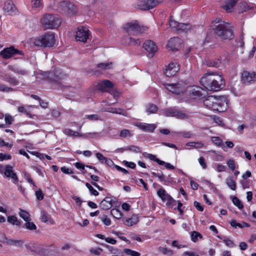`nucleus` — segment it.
<instances>
[{"label":"nucleus","instance_id":"obj_60","mask_svg":"<svg viewBox=\"0 0 256 256\" xmlns=\"http://www.w3.org/2000/svg\"><path fill=\"white\" fill-rule=\"evenodd\" d=\"M16 74L18 75L24 76L27 74H28V72L27 70L24 69H22L18 67Z\"/></svg>","mask_w":256,"mask_h":256},{"label":"nucleus","instance_id":"obj_29","mask_svg":"<svg viewBox=\"0 0 256 256\" xmlns=\"http://www.w3.org/2000/svg\"><path fill=\"white\" fill-rule=\"evenodd\" d=\"M76 12V8L74 5L70 2L66 6L64 12L70 15L74 14Z\"/></svg>","mask_w":256,"mask_h":256},{"label":"nucleus","instance_id":"obj_62","mask_svg":"<svg viewBox=\"0 0 256 256\" xmlns=\"http://www.w3.org/2000/svg\"><path fill=\"white\" fill-rule=\"evenodd\" d=\"M5 122L6 124H10L14 121V118L9 114H6L4 117Z\"/></svg>","mask_w":256,"mask_h":256},{"label":"nucleus","instance_id":"obj_51","mask_svg":"<svg viewBox=\"0 0 256 256\" xmlns=\"http://www.w3.org/2000/svg\"><path fill=\"white\" fill-rule=\"evenodd\" d=\"M158 196L163 200L166 198V196L168 194L166 193V190L163 188H160L157 192Z\"/></svg>","mask_w":256,"mask_h":256},{"label":"nucleus","instance_id":"obj_30","mask_svg":"<svg viewBox=\"0 0 256 256\" xmlns=\"http://www.w3.org/2000/svg\"><path fill=\"white\" fill-rule=\"evenodd\" d=\"M152 174L158 177L160 181L162 182L164 184H167V182H170L168 178H166L162 172L156 173L155 172H152Z\"/></svg>","mask_w":256,"mask_h":256},{"label":"nucleus","instance_id":"obj_23","mask_svg":"<svg viewBox=\"0 0 256 256\" xmlns=\"http://www.w3.org/2000/svg\"><path fill=\"white\" fill-rule=\"evenodd\" d=\"M4 242L8 245L14 246L18 247L22 246L24 244L23 241L22 240L10 239L6 236H4Z\"/></svg>","mask_w":256,"mask_h":256},{"label":"nucleus","instance_id":"obj_10","mask_svg":"<svg viewBox=\"0 0 256 256\" xmlns=\"http://www.w3.org/2000/svg\"><path fill=\"white\" fill-rule=\"evenodd\" d=\"M228 59L226 54L220 56L218 59L214 60H208L206 61V65L208 66H212L214 68H223L228 63Z\"/></svg>","mask_w":256,"mask_h":256},{"label":"nucleus","instance_id":"obj_7","mask_svg":"<svg viewBox=\"0 0 256 256\" xmlns=\"http://www.w3.org/2000/svg\"><path fill=\"white\" fill-rule=\"evenodd\" d=\"M204 104L208 108L214 111L224 112L226 109L224 104L216 100L213 96H209L204 101Z\"/></svg>","mask_w":256,"mask_h":256},{"label":"nucleus","instance_id":"obj_13","mask_svg":"<svg viewBox=\"0 0 256 256\" xmlns=\"http://www.w3.org/2000/svg\"><path fill=\"white\" fill-rule=\"evenodd\" d=\"M164 114L166 116H176L181 119H186L188 118V114L176 108H170L166 110L164 112Z\"/></svg>","mask_w":256,"mask_h":256},{"label":"nucleus","instance_id":"obj_31","mask_svg":"<svg viewBox=\"0 0 256 256\" xmlns=\"http://www.w3.org/2000/svg\"><path fill=\"white\" fill-rule=\"evenodd\" d=\"M226 184L232 190H236V183L232 176H229L226 179Z\"/></svg>","mask_w":256,"mask_h":256},{"label":"nucleus","instance_id":"obj_41","mask_svg":"<svg viewBox=\"0 0 256 256\" xmlns=\"http://www.w3.org/2000/svg\"><path fill=\"white\" fill-rule=\"evenodd\" d=\"M232 202L240 210L243 208L244 206L241 201L236 196L232 197Z\"/></svg>","mask_w":256,"mask_h":256},{"label":"nucleus","instance_id":"obj_26","mask_svg":"<svg viewBox=\"0 0 256 256\" xmlns=\"http://www.w3.org/2000/svg\"><path fill=\"white\" fill-rule=\"evenodd\" d=\"M41 221L44 222H49L51 224L54 223V220L51 218L50 216L45 211L42 210L40 212Z\"/></svg>","mask_w":256,"mask_h":256},{"label":"nucleus","instance_id":"obj_63","mask_svg":"<svg viewBox=\"0 0 256 256\" xmlns=\"http://www.w3.org/2000/svg\"><path fill=\"white\" fill-rule=\"evenodd\" d=\"M96 158L100 162L102 163H104V161L106 160V158L100 152H97L96 154Z\"/></svg>","mask_w":256,"mask_h":256},{"label":"nucleus","instance_id":"obj_43","mask_svg":"<svg viewBox=\"0 0 256 256\" xmlns=\"http://www.w3.org/2000/svg\"><path fill=\"white\" fill-rule=\"evenodd\" d=\"M190 236L191 240L194 242L198 240V238H202V235L200 233L196 231H194L191 233Z\"/></svg>","mask_w":256,"mask_h":256},{"label":"nucleus","instance_id":"obj_44","mask_svg":"<svg viewBox=\"0 0 256 256\" xmlns=\"http://www.w3.org/2000/svg\"><path fill=\"white\" fill-rule=\"evenodd\" d=\"M124 252L127 255L130 256H140V254L136 251L133 250L128 248H125L124 250Z\"/></svg>","mask_w":256,"mask_h":256},{"label":"nucleus","instance_id":"obj_48","mask_svg":"<svg viewBox=\"0 0 256 256\" xmlns=\"http://www.w3.org/2000/svg\"><path fill=\"white\" fill-rule=\"evenodd\" d=\"M180 23L172 18V16L170 17L169 20V25L170 27L172 28H174L176 30H178Z\"/></svg>","mask_w":256,"mask_h":256},{"label":"nucleus","instance_id":"obj_22","mask_svg":"<svg viewBox=\"0 0 256 256\" xmlns=\"http://www.w3.org/2000/svg\"><path fill=\"white\" fill-rule=\"evenodd\" d=\"M4 10L8 14H12L16 10V7L11 0L6 1L4 4Z\"/></svg>","mask_w":256,"mask_h":256},{"label":"nucleus","instance_id":"obj_24","mask_svg":"<svg viewBox=\"0 0 256 256\" xmlns=\"http://www.w3.org/2000/svg\"><path fill=\"white\" fill-rule=\"evenodd\" d=\"M123 223L124 225L130 226L136 224L138 222V218L136 214H134L130 218L123 219Z\"/></svg>","mask_w":256,"mask_h":256},{"label":"nucleus","instance_id":"obj_39","mask_svg":"<svg viewBox=\"0 0 256 256\" xmlns=\"http://www.w3.org/2000/svg\"><path fill=\"white\" fill-rule=\"evenodd\" d=\"M24 176V179L30 184H32L34 186H36L34 182H33L32 179L31 178L30 174L26 171L23 172Z\"/></svg>","mask_w":256,"mask_h":256},{"label":"nucleus","instance_id":"obj_47","mask_svg":"<svg viewBox=\"0 0 256 256\" xmlns=\"http://www.w3.org/2000/svg\"><path fill=\"white\" fill-rule=\"evenodd\" d=\"M64 133L70 136H80L82 134H80L78 132H74L71 129L66 128L64 130Z\"/></svg>","mask_w":256,"mask_h":256},{"label":"nucleus","instance_id":"obj_28","mask_svg":"<svg viewBox=\"0 0 256 256\" xmlns=\"http://www.w3.org/2000/svg\"><path fill=\"white\" fill-rule=\"evenodd\" d=\"M96 67L101 69L102 70H107L112 69L114 67L112 62H101L96 64Z\"/></svg>","mask_w":256,"mask_h":256},{"label":"nucleus","instance_id":"obj_19","mask_svg":"<svg viewBox=\"0 0 256 256\" xmlns=\"http://www.w3.org/2000/svg\"><path fill=\"white\" fill-rule=\"evenodd\" d=\"M204 90L199 86H192L190 90V95L193 98H200L204 96Z\"/></svg>","mask_w":256,"mask_h":256},{"label":"nucleus","instance_id":"obj_40","mask_svg":"<svg viewBox=\"0 0 256 256\" xmlns=\"http://www.w3.org/2000/svg\"><path fill=\"white\" fill-rule=\"evenodd\" d=\"M110 214L115 218L117 219L120 218L122 216V214L120 211L116 208H113L110 210Z\"/></svg>","mask_w":256,"mask_h":256},{"label":"nucleus","instance_id":"obj_37","mask_svg":"<svg viewBox=\"0 0 256 256\" xmlns=\"http://www.w3.org/2000/svg\"><path fill=\"white\" fill-rule=\"evenodd\" d=\"M162 201L166 202V204L170 206H174L176 203V200L169 194L166 196V198Z\"/></svg>","mask_w":256,"mask_h":256},{"label":"nucleus","instance_id":"obj_35","mask_svg":"<svg viewBox=\"0 0 256 256\" xmlns=\"http://www.w3.org/2000/svg\"><path fill=\"white\" fill-rule=\"evenodd\" d=\"M19 215L26 222L30 220V214L24 210H20Z\"/></svg>","mask_w":256,"mask_h":256},{"label":"nucleus","instance_id":"obj_9","mask_svg":"<svg viewBox=\"0 0 256 256\" xmlns=\"http://www.w3.org/2000/svg\"><path fill=\"white\" fill-rule=\"evenodd\" d=\"M90 32L88 27L80 26L78 28L76 32L75 38L77 41L86 42L89 38Z\"/></svg>","mask_w":256,"mask_h":256},{"label":"nucleus","instance_id":"obj_32","mask_svg":"<svg viewBox=\"0 0 256 256\" xmlns=\"http://www.w3.org/2000/svg\"><path fill=\"white\" fill-rule=\"evenodd\" d=\"M158 110V107L156 105L152 104H148L146 106V111L148 114H154Z\"/></svg>","mask_w":256,"mask_h":256},{"label":"nucleus","instance_id":"obj_2","mask_svg":"<svg viewBox=\"0 0 256 256\" xmlns=\"http://www.w3.org/2000/svg\"><path fill=\"white\" fill-rule=\"evenodd\" d=\"M214 33L222 40H232L234 36L233 28L228 23L216 18L210 25Z\"/></svg>","mask_w":256,"mask_h":256},{"label":"nucleus","instance_id":"obj_33","mask_svg":"<svg viewBox=\"0 0 256 256\" xmlns=\"http://www.w3.org/2000/svg\"><path fill=\"white\" fill-rule=\"evenodd\" d=\"M8 222L13 225L20 226V222L18 220V218L14 216H8L7 218Z\"/></svg>","mask_w":256,"mask_h":256},{"label":"nucleus","instance_id":"obj_5","mask_svg":"<svg viewBox=\"0 0 256 256\" xmlns=\"http://www.w3.org/2000/svg\"><path fill=\"white\" fill-rule=\"evenodd\" d=\"M124 29L130 36H136L144 32L147 28L140 26L137 20H134L126 24Z\"/></svg>","mask_w":256,"mask_h":256},{"label":"nucleus","instance_id":"obj_59","mask_svg":"<svg viewBox=\"0 0 256 256\" xmlns=\"http://www.w3.org/2000/svg\"><path fill=\"white\" fill-rule=\"evenodd\" d=\"M223 242L228 247L232 248L234 246L233 242L229 238H224L223 239Z\"/></svg>","mask_w":256,"mask_h":256},{"label":"nucleus","instance_id":"obj_27","mask_svg":"<svg viewBox=\"0 0 256 256\" xmlns=\"http://www.w3.org/2000/svg\"><path fill=\"white\" fill-rule=\"evenodd\" d=\"M105 111L113 114H119L124 116L126 115V112L124 110L120 108H106Z\"/></svg>","mask_w":256,"mask_h":256},{"label":"nucleus","instance_id":"obj_53","mask_svg":"<svg viewBox=\"0 0 256 256\" xmlns=\"http://www.w3.org/2000/svg\"><path fill=\"white\" fill-rule=\"evenodd\" d=\"M212 142L217 146H220L222 144V140L218 136H212L211 138Z\"/></svg>","mask_w":256,"mask_h":256},{"label":"nucleus","instance_id":"obj_64","mask_svg":"<svg viewBox=\"0 0 256 256\" xmlns=\"http://www.w3.org/2000/svg\"><path fill=\"white\" fill-rule=\"evenodd\" d=\"M36 195L37 199L39 200H41L44 198V194L41 190L36 191Z\"/></svg>","mask_w":256,"mask_h":256},{"label":"nucleus","instance_id":"obj_1","mask_svg":"<svg viewBox=\"0 0 256 256\" xmlns=\"http://www.w3.org/2000/svg\"><path fill=\"white\" fill-rule=\"evenodd\" d=\"M200 82L202 86L210 91H218L225 86V81L222 75L209 72L201 78Z\"/></svg>","mask_w":256,"mask_h":256},{"label":"nucleus","instance_id":"obj_36","mask_svg":"<svg viewBox=\"0 0 256 256\" xmlns=\"http://www.w3.org/2000/svg\"><path fill=\"white\" fill-rule=\"evenodd\" d=\"M251 8L248 5L246 2H242L239 4V12L240 13H243L250 10Z\"/></svg>","mask_w":256,"mask_h":256},{"label":"nucleus","instance_id":"obj_49","mask_svg":"<svg viewBox=\"0 0 256 256\" xmlns=\"http://www.w3.org/2000/svg\"><path fill=\"white\" fill-rule=\"evenodd\" d=\"M26 222L24 226L27 229L31 230L36 229V226L34 222H30V220Z\"/></svg>","mask_w":256,"mask_h":256},{"label":"nucleus","instance_id":"obj_25","mask_svg":"<svg viewBox=\"0 0 256 256\" xmlns=\"http://www.w3.org/2000/svg\"><path fill=\"white\" fill-rule=\"evenodd\" d=\"M238 0H226L223 8L228 12H232L233 8Z\"/></svg>","mask_w":256,"mask_h":256},{"label":"nucleus","instance_id":"obj_56","mask_svg":"<svg viewBox=\"0 0 256 256\" xmlns=\"http://www.w3.org/2000/svg\"><path fill=\"white\" fill-rule=\"evenodd\" d=\"M160 252H161L164 254H167L169 256H171L172 254V250H168L166 248L163 247H159L158 248Z\"/></svg>","mask_w":256,"mask_h":256},{"label":"nucleus","instance_id":"obj_45","mask_svg":"<svg viewBox=\"0 0 256 256\" xmlns=\"http://www.w3.org/2000/svg\"><path fill=\"white\" fill-rule=\"evenodd\" d=\"M5 80L12 86H16L18 84V80L15 78H12L8 76H6Z\"/></svg>","mask_w":256,"mask_h":256},{"label":"nucleus","instance_id":"obj_58","mask_svg":"<svg viewBox=\"0 0 256 256\" xmlns=\"http://www.w3.org/2000/svg\"><path fill=\"white\" fill-rule=\"evenodd\" d=\"M84 118H87L91 121L96 120H98V116L95 114L85 115Z\"/></svg>","mask_w":256,"mask_h":256},{"label":"nucleus","instance_id":"obj_20","mask_svg":"<svg viewBox=\"0 0 256 256\" xmlns=\"http://www.w3.org/2000/svg\"><path fill=\"white\" fill-rule=\"evenodd\" d=\"M135 126L144 132H152L156 128V125L155 124H148L144 122L136 123Z\"/></svg>","mask_w":256,"mask_h":256},{"label":"nucleus","instance_id":"obj_12","mask_svg":"<svg viewBox=\"0 0 256 256\" xmlns=\"http://www.w3.org/2000/svg\"><path fill=\"white\" fill-rule=\"evenodd\" d=\"M256 80V73L254 72L244 70L241 74V81L245 84H254Z\"/></svg>","mask_w":256,"mask_h":256},{"label":"nucleus","instance_id":"obj_6","mask_svg":"<svg viewBox=\"0 0 256 256\" xmlns=\"http://www.w3.org/2000/svg\"><path fill=\"white\" fill-rule=\"evenodd\" d=\"M55 44V36L53 32H48L44 35L40 36L34 41L36 46L51 47Z\"/></svg>","mask_w":256,"mask_h":256},{"label":"nucleus","instance_id":"obj_16","mask_svg":"<svg viewBox=\"0 0 256 256\" xmlns=\"http://www.w3.org/2000/svg\"><path fill=\"white\" fill-rule=\"evenodd\" d=\"M178 70L179 67L178 63L174 61L170 62L166 67L164 73L166 76L170 77L174 76Z\"/></svg>","mask_w":256,"mask_h":256},{"label":"nucleus","instance_id":"obj_21","mask_svg":"<svg viewBox=\"0 0 256 256\" xmlns=\"http://www.w3.org/2000/svg\"><path fill=\"white\" fill-rule=\"evenodd\" d=\"M112 206V198L108 196L106 197L100 204V208L104 210L110 209Z\"/></svg>","mask_w":256,"mask_h":256},{"label":"nucleus","instance_id":"obj_42","mask_svg":"<svg viewBox=\"0 0 256 256\" xmlns=\"http://www.w3.org/2000/svg\"><path fill=\"white\" fill-rule=\"evenodd\" d=\"M186 145L196 148H202L204 144L201 142H188Z\"/></svg>","mask_w":256,"mask_h":256},{"label":"nucleus","instance_id":"obj_52","mask_svg":"<svg viewBox=\"0 0 256 256\" xmlns=\"http://www.w3.org/2000/svg\"><path fill=\"white\" fill-rule=\"evenodd\" d=\"M100 219L106 226H108L111 224V220L108 218L106 216L102 215L100 216Z\"/></svg>","mask_w":256,"mask_h":256},{"label":"nucleus","instance_id":"obj_17","mask_svg":"<svg viewBox=\"0 0 256 256\" xmlns=\"http://www.w3.org/2000/svg\"><path fill=\"white\" fill-rule=\"evenodd\" d=\"M182 40L177 37H174L170 38L167 44V48L170 50L174 51L178 50L180 46Z\"/></svg>","mask_w":256,"mask_h":256},{"label":"nucleus","instance_id":"obj_50","mask_svg":"<svg viewBox=\"0 0 256 256\" xmlns=\"http://www.w3.org/2000/svg\"><path fill=\"white\" fill-rule=\"evenodd\" d=\"M190 28L189 24L180 23L178 30L186 31Z\"/></svg>","mask_w":256,"mask_h":256},{"label":"nucleus","instance_id":"obj_57","mask_svg":"<svg viewBox=\"0 0 256 256\" xmlns=\"http://www.w3.org/2000/svg\"><path fill=\"white\" fill-rule=\"evenodd\" d=\"M14 89L12 88H9L4 84H0V91L3 92H10L13 91Z\"/></svg>","mask_w":256,"mask_h":256},{"label":"nucleus","instance_id":"obj_34","mask_svg":"<svg viewBox=\"0 0 256 256\" xmlns=\"http://www.w3.org/2000/svg\"><path fill=\"white\" fill-rule=\"evenodd\" d=\"M31 3L33 10H38L42 6L41 0H31Z\"/></svg>","mask_w":256,"mask_h":256},{"label":"nucleus","instance_id":"obj_55","mask_svg":"<svg viewBox=\"0 0 256 256\" xmlns=\"http://www.w3.org/2000/svg\"><path fill=\"white\" fill-rule=\"evenodd\" d=\"M126 150H130L136 153L140 152V149L138 146H130L126 148Z\"/></svg>","mask_w":256,"mask_h":256},{"label":"nucleus","instance_id":"obj_4","mask_svg":"<svg viewBox=\"0 0 256 256\" xmlns=\"http://www.w3.org/2000/svg\"><path fill=\"white\" fill-rule=\"evenodd\" d=\"M46 76L58 84V88L62 90H64L65 88L69 87L68 85H64V81L68 80V78L61 69L56 68L52 72H47Z\"/></svg>","mask_w":256,"mask_h":256},{"label":"nucleus","instance_id":"obj_8","mask_svg":"<svg viewBox=\"0 0 256 256\" xmlns=\"http://www.w3.org/2000/svg\"><path fill=\"white\" fill-rule=\"evenodd\" d=\"M0 55L4 59H9L18 56H22L24 53L22 50L16 49L13 46L4 48L0 52Z\"/></svg>","mask_w":256,"mask_h":256},{"label":"nucleus","instance_id":"obj_38","mask_svg":"<svg viewBox=\"0 0 256 256\" xmlns=\"http://www.w3.org/2000/svg\"><path fill=\"white\" fill-rule=\"evenodd\" d=\"M119 136L124 138H130L132 136V134L130 130L124 129L120 132Z\"/></svg>","mask_w":256,"mask_h":256},{"label":"nucleus","instance_id":"obj_61","mask_svg":"<svg viewBox=\"0 0 256 256\" xmlns=\"http://www.w3.org/2000/svg\"><path fill=\"white\" fill-rule=\"evenodd\" d=\"M70 2L66 1H63L60 2L59 4V8L60 10L64 12L66 6H68V4Z\"/></svg>","mask_w":256,"mask_h":256},{"label":"nucleus","instance_id":"obj_18","mask_svg":"<svg viewBox=\"0 0 256 256\" xmlns=\"http://www.w3.org/2000/svg\"><path fill=\"white\" fill-rule=\"evenodd\" d=\"M4 175L7 178H10L12 179V182L16 184L18 182V178L16 174L12 170V167L10 165H6L5 166Z\"/></svg>","mask_w":256,"mask_h":256},{"label":"nucleus","instance_id":"obj_54","mask_svg":"<svg viewBox=\"0 0 256 256\" xmlns=\"http://www.w3.org/2000/svg\"><path fill=\"white\" fill-rule=\"evenodd\" d=\"M86 186L90 192L94 196H98V192L94 190L93 187L88 182L86 183Z\"/></svg>","mask_w":256,"mask_h":256},{"label":"nucleus","instance_id":"obj_46","mask_svg":"<svg viewBox=\"0 0 256 256\" xmlns=\"http://www.w3.org/2000/svg\"><path fill=\"white\" fill-rule=\"evenodd\" d=\"M128 38L129 40L128 44L138 46L140 44L141 40L139 38L136 39L132 37Z\"/></svg>","mask_w":256,"mask_h":256},{"label":"nucleus","instance_id":"obj_15","mask_svg":"<svg viewBox=\"0 0 256 256\" xmlns=\"http://www.w3.org/2000/svg\"><path fill=\"white\" fill-rule=\"evenodd\" d=\"M143 48L147 52L149 58H152L158 50L155 43L150 40H146L143 44Z\"/></svg>","mask_w":256,"mask_h":256},{"label":"nucleus","instance_id":"obj_14","mask_svg":"<svg viewBox=\"0 0 256 256\" xmlns=\"http://www.w3.org/2000/svg\"><path fill=\"white\" fill-rule=\"evenodd\" d=\"M165 86L168 90L176 94H180L186 90V88L183 83L178 82L175 84H166Z\"/></svg>","mask_w":256,"mask_h":256},{"label":"nucleus","instance_id":"obj_3","mask_svg":"<svg viewBox=\"0 0 256 256\" xmlns=\"http://www.w3.org/2000/svg\"><path fill=\"white\" fill-rule=\"evenodd\" d=\"M40 23L44 29H54L61 24L58 16L50 14H45L40 19Z\"/></svg>","mask_w":256,"mask_h":256},{"label":"nucleus","instance_id":"obj_11","mask_svg":"<svg viewBox=\"0 0 256 256\" xmlns=\"http://www.w3.org/2000/svg\"><path fill=\"white\" fill-rule=\"evenodd\" d=\"M138 7L142 10L152 8L162 0H136Z\"/></svg>","mask_w":256,"mask_h":256}]
</instances>
